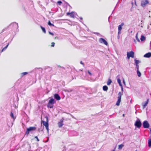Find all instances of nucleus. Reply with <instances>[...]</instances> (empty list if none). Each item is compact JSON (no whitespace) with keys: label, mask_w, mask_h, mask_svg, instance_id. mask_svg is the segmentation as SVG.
Instances as JSON below:
<instances>
[{"label":"nucleus","mask_w":151,"mask_h":151,"mask_svg":"<svg viewBox=\"0 0 151 151\" xmlns=\"http://www.w3.org/2000/svg\"><path fill=\"white\" fill-rule=\"evenodd\" d=\"M36 129V127H30L28 128H27L26 131L25 132V135L28 136L29 132H31V131H34Z\"/></svg>","instance_id":"1"},{"label":"nucleus","mask_w":151,"mask_h":151,"mask_svg":"<svg viewBox=\"0 0 151 151\" xmlns=\"http://www.w3.org/2000/svg\"><path fill=\"white\" fill-rule=\"evenodd\" d=\"M134 125L136 127L138 128H140L142 126V123L139 119H138L135 122Z\"/></svg>","instance_id":"2"},{"label":"nucleus","mask_w":151,"mask_h":151,"mask_svg":"<svg viewBox=\"0 0 151 151\" xmlns=\"http://www.w3.org/2000/svg\"><path fill=\"white\" fill-rule=\"evenodd\" d=\"M122 93L121 92H119L118 94V100L116 103V105L119 106V105L120 102L121 101Z\"/></svg>","instance_id":"3"},{"label":"nucleus","mask_w":151,"mask_h":151,"mask_svg":"<svg viewBox=\"0 0 151 151\" xmlns=\"http://www.w3.org/2000/svg\"><path fill=\"white\" fill-rule=\"evenodd\" d=\"M149 3L148 0H142L141 2V5L142 7H144Z\"/></svg>","instance_id":"4"},{"label":"nucleus","mask_w":151,"mask_h":151,"mask_svg":"<svg viewBox=\"0 0 151 151\" xmlns=\"http://www.w3.org/2000/svg\"><path fill=\"white\" fill-rule=\"evenodd\" d=\"M134 52L131 51L129 52H127V57L128 58H129L130 57L134 58Z\"/></svg>","instance_id":"5"},{"label":"nucleus","mask_w":151,"mask_h":151,"mask_svg":"<svg viewBox=\"0 0 151 151\" xmlns=\"http://www.w3.org/2000/svg\"><path fill=\"white\" fill-rule=\"evenodd\" d=\"M143 126L144 128H148L150 127V124L147 121H145L143 122Z\"/></svg>","instance_id":"6"},{"label":"nucleus","mask_w":151,"mask_h":151,"mask_svg":"<svg viewBox=\"0 0 151 151\" xmlns=\"http://www.w3.org/2000/svg\"><path fill=\"white\" fill-rule=\"evenodd\" d=\"M9 26L14 27V28L18 29V24L15 22L11 23L9 25Z\"/></svg>","instance_id":"7"},{"label":"nucleus","mask_w":151,"mask_h":151,"mask_svg":"<svg viewBox=\"0 0 151 151\" xmlns=\"http://www.w3.org/2000/svg\"><path fill=\"white\" fill-rule=\"evenodd\" d=\"M99 42L101 43H104L105 45H107L108 44L107 42L104 39L100 38L99 39Z\"/></svg>","instance_id":"8"},{"label":"nucleus","mask_w":151,"mask_h":151,"mask_svg":"<svg viewBox=\"0 0 151 151\" xmlns=\"http://www.w3.org/2000/svg\"><path fill=\"white\" fill-rule=\"evenodd\" d=\"M76 14V13L73 12H72L71 13L68 12L67 13V15H70L71 17L74 18V17L75 15Z\"/></svg>","instance_id":"9"},{"label":"nucleus","mask_w":151,"mask_h":151,"mask_svg":"<svg viewBox=\"0 0 151 151\" xmlns=\"http://www.w3.org/2000/svg\"><path fill=\"white\" fill-rule=\"evenodd\" d=\"M64 119L63 118L60 120V121L58 123V126L59 128L61 127L63 125V121Z\"/></svg>","instance_id":"10"},{"label":"nucleus","mask_w":151,"mask_h":151,"mask_svg":"<svg viewBox=\"0 0 151 151\" xmlns=\"http://www.w3.org/2000/svg\"><path fill=\"white\" fill-rule=\"evenodd\" d=\"M149 101V99H147V101L145 102H143L142 104V105L143 106V108L144 109L147 106V104H148Z\"/></svg>","instance_id":"11"},{"label":"nucleus","mask_w":151,"mask_h":151,"mask_svg":"<svg viewBox=\"0 0 151 151\" xmlns=\"http://www.w3.org/2000/svg\"><path fill=\"white\" fill-rule=\"evenodd\" d=\"M54 98L57 100H59L60 99V97L59 95L57 93H56L54 95Z\"/></svg>","instance_id":"12"},{"label":"nucleus","mask_w":151,"mask_h":151,"mask_svg":"<svg viewBox=\"0 0 151 151\" xmlns=\"http://www.w3.org/2000/svg\"><path fill=\"white\" fill-rule=\"evenodd\" d=\"M151 56V52H149L144 55V57L145 58H149Z\"/></svg>","instance_id":"13"},{"label":"nucleus","mask_w":151,"mask_h":151,"mask_svg":"<svg viewBox=\"0 0 151 151\" xmlns=\"http://www.w3.org/2000/svg\"><path fill=\"white\" fill-rule=\"evenodd\" d=\"M124 23L122 22L121 24L118 26V30H121L122 29V26L124 25Z\"/></svg>","instance_id":"14"},{"label":"nucleus","mask_w":151,"mask_h":151,"mask_svg":"<svg viewBox=\"0 0 151 151\" xmlns=\"http://www.w3.org/2000/svg\"><path fill=\"white\" fill-rule=\"evenodd\" d=\"M55 102V100L53 99L52 98L49 101L48 103L54 104Z\"/></svg>","instance_id":"15"},{"label":"nucleus","mask_w":151,"mask_h":151,"mask_svg":"<svg viewBox=\"0 0 151 151\" xmlns=\"http://www.w3.org/2000/svg\"><path fill=\"white\" fill-rule=\"evenodd\" d=\"M42 122L43 125H44L45 127L49 125L48 123V122L42 121Z\"/></svg>","instance_id":"16"},{"label":"nucleus","mask_w":151,"mask_h":151,"mask_svg":"<svg viewBox=\"0 0 151 151\" xmlns=\"http://www.w3.org/2000/svg\"><path fill=\"white\" fill-rule=\"evenodd\" d=\"M10 116L11 117V118L13 119L14 120L16 119V116H14V114L12 112H11L10 114Z\"/></svg>","instance_id":"17"},{"label":"nucleus","mask_w":151,"mask_h":151,"mask_svg":"<svg viewBox=\"0 0 151 151\" xmlns=\"http://www.w3.org/2000/svg\"><path fill=\"white\" fill-rule=\"evenodd\" d=\"M28 74V73L27 72H25L22 73H21V77H23L24 76Z\"/></svg>","instance_id":"18"},{"label":"nucleus","mask_w":151,"mask_h":151,"mask_svg":"<svg viewBox=\"0 0 151 151\" xmlns=\"http://www.w3.org/2000/svg\"><path fill=\"white\" fill-rule=\"evenodd\" d=\"M148 146L149 147H151V139H148Z\"/></svg>","instance_id":"19"},{"label":"nucleus","mask_w":151,"mask_h":151,"mask_svg":"<svg viewBox=\"0 0 151 151\" xmlns=\"http://www.w3.org/2000/svg\"><path fill=\"white\" fill-rule=\"evenodd\" d=\"M117 82H118V83H119V85L121 87H122V85L121 83V81L120 79L119 78H118L117 79Z\"/></svg>","instance_id":"20"},{"label":"nucleus","mask_w":151,"mask_h":151,"mask_svg":"<svg viewBox=\"0 0 151 151\" xmlns=\"http://www.w3.org/2000/svg\"><path fill=\"white\" fill-rule=\"evenodd\" d=\"M54 104H50L48 103V104L47 105V106L48 107L50 108H52L53 107Z\"/></svg>","instance_id":"21"},{"label":"nucleus","mask_w":151,"mask_h":151,"mask_svg":"<svg viewBox=\"0 0 151 151\" xmlns=\"http://www.w3.org/2000/svg\"><path fill=\"white\" fill-rule=\"evenodd\" d=\"M108 87L106 86H104L103 87V90L104 91H107L108 90Z\"/></svg>","instance_id":"22"},{"label":"nucleus","mask_w":151,"mask_h":151,"mask_svg":"<svg viewBox=\"0 0 151 151\" xmlns=\"http://www.w3.org/2000/svg\"><path fill=\"white\" fill-rule=\"evenodd\" d=\"M134 61L135 65H138V64L140 62V61L139 60H137L136 59L134 60Z\"/></svg>","instance_id":"23"},{"label":"nucleus","mask_w":151,"mask_h":151,"mask_svg":"<svg viewBox=\"0 0 151 151\" xmlns=\"http://www.w3.org/2000/svg\"><path fill=\"white\" fill-rule=\"evenodd\" d=\"M137 72L138 76L139 77H140L141 76V74L139 71V70H137Z\"/></svg>","instance_id":"24"},{"label":"nucleus","mask_w":151,"mask_h":151,"mask_svg":"<svg viewBox=\"0 0 151 151\" xmlns=\"http://www.w3.org/2000/svg\"><path fill=\"white\" fill-rule=\"evenodd\" d=\"M112 82L111 80L109 78L108 80V81L107 83V85H109Z\"/></svg>","instance_id":"25"},{"label":"nucleus","mask_w":151,"mask_h":151,"mask_svg":"<svg viewBox=\"0 0 151 151\" xmlns=\"http://www.w3.org/2000/svg\"><path fill=\"white\" fill-rule=\"evenodd\" d=\"M40 27L41 28V29H42V31L44 33H46V30H45V28L44 27H42L41 26H40Z\"/></svg>","instance_id":"26"},{"label":"nucleus","mask_w":151,"mask_h":151,"mask_svg":"<svg viewBox=\"0 0 151 151\" xmlns=\"http://www.w3.org/2000/svg\"><path fill=\"white\" fill-rule=\"evenodd\" d=\"M145 39V37L143 35H142L141 37L140 40L141 41H144Z\"/></svg>","instance_id":"27"},{"label":"nucleus","mask_w":151,"mask_h":151,"mask_svg":"<svg viewBox=\"0 0 151 151\" xmlns=\"http://www.w3.org/2000/svg\"><path fill=\"white\" fill-rule=\"evenodd\" d=\"M48 24L49 26H54V25L53 24H52L51 23L50 21H48Z\"/></svg>","instance_id":"28"},{"label":"nucleus","mask_w":151,"mask_h":151,"mask_svg":"<svg viewBox=\"0 0 151 151\" xmlns=\"http://www.w3.org/2000/svg\"><path fill=\"white\" fill-rule=\"evenodd\" d=\"M137 35H138V33H137L136 35V39L137 40L138 42H140V40H139V39L138 38V36H137Z\"/></svg>","instance_id":"29"},{"label":"nucleus","mask_w":151,"mask_h":151,"mask_svg":"<svg viewBox=\"0 0 151 151\" xmlns=\"http://www.w3.org/2000/svg\"><path fill=\"white\" fill-rule=\"evenodd\" d=\"M124 146V145L122 144L120 145H119L118 148L119 149H122L123 147Z\"/></svg>","instance_id":"30"},{"label":"nucleus","mask_w":151,"mask_h":151,"mask_svg":"<svg viewBox=\"0 0 151 151\" xmlns=\"http://www.w3.org/2000/svg\"><path fill=\"white\" fill-rule=\"evenodd\" d=\"M87 73L89 74L90 76H92V73L90 72L89 70H88L87 71Z\"/></svg>","instance_id":"31"},{"label":"nucleus","mask_w":151,"mask_h":151,"mask_svg":"<svg viewBox=\"0 0 151 151\" xmlns=\"http://www.w3.org/2000/svg\"><path fill=\"white\" fill-rule=\"evenodd\" d=\"M62 3V2L61 1H58L57 2V4H59L60 5H61V4Z\"/></svg>","instance_id":"32"},{"label":"nucleus","mask_w":151,"mask_h":151,"mask_svg":"<svg viewBox=\"0 0 151 151\" xmlns=\"http://www.w3.org/2000/svg\"><path fill=\"white\" fill-rule=\"evenodd\" d=\"M47 68H49L50 70H51V69H52L49 66H46L45 68V70H46L47 69Z\"/></svg>","instance_id":"33"},{"label":"nucleus","mask_w":151,"mask_h":151,"mask_svg":"<svg viewBox=\"0 0 151 151\" xmlns=\"http://www.w3.org/2000/svg\"><path fill=\"white\" fill-rule=\"evenodd\" d=\"M136 67L137 70H139V65H136Z\"/></svg>","instance_id":"34"},{"label":"nucleus","mask_w":151,"mask_h":151,"mask_svg":"<svg viewBox=\"0 0 151 151\" xmlns=\"http://www.w3.org/2000/svg\"><path fill=\"white\" fill-rule=\"evenodd\" d=\"M55 43L54 42H52L51 43V46L52 47H54L55 46Z\"/></svg>","instance_id":"35"},{"label":"nucleus","mask_w":151,"mask_h":151,"mask_svg":"<svg viewBox=\"0 0 151 151\" xmlns=\"http://www.w3.org/2000/svg\"><path fill=\"white\" fill-rule=\"evenodd\" d=\"M49 127V125L47 126H46L45 127L46 128V129L47 131V132H49V127Z\"/></svg>","instance_id":"36"},{"label":"nucleus","mask_w":151,"mask_h":151,"mask_svg":"<svg viewBox=\"0 0 151 151\" xmlns=\"http://www.w3.org/2000/svg\"><path fill=\"white\" fill-rule=\"evenodd\" d=\"M49 127V125L47 126H46L45 127L46 128V129L47 131V132H49V127Z\"/></svg>","instance_id":"37"},{"label":"nucleus","mask_w":151,"mask_h":151,"mask_svg":"<svg viewBox=\"0 0 151 151\" xmlns=\"http://www.w3.org/2000/svg\"><path fill=\"white\" fill-rule=\"evenodd\" d=\"M35 138L37 140V142H39L40 141L37 136H35Z\"/></svg>","instance_id":"38"},{"label":"nucleus","mask_w":151,"mask_h":151,"mask_svg":"<svg viewBox=\"0 0 151 151\" xmlns=\"http://www.w3.org/2000/svg\"><path fill=\"white\" fill-rule=\"evenodd\" d=\"M49 33L50 35H51L52 36H53L54 35V34L53 33L51 32L50 31H49Z\"/></svg>","instance_id":"39"},{"label":"nucleus","mask_w":151,"mask_h":151,"mask_svg":"<svg viewBox=\"0 0 151 151\" xmlns=\"http://www.w3.org/2000/svg\"><path fill=\"white\" fill-rule=\"evenodd\" d=\"M9 45V43H8V44L5 47H4L6 49L8 47Z\"/></svg>","instance_id":"40"},{"label":"nucleus","mask_w":151,"mask_h":151,"mask_svg":"<svg viewBox=\"0 0 151 151\" xmlns=\"http://www.w3.org/2000/svg\"><path fill=\"white\" fill-rule=\"evenodd\" d=\"M94 33L97 35H100V34L98 32H94Z\"/></svg>","instance_id":"41"},{"label":"nucleus","mask_w":151,"mask_h":151,"mask_svg":"<svg viewBox=\"0 0 151 151\" xmlns=\"http://www.w3.org/2000/svg\"><path fill=\"white\" fill-rule=\"evenodd\" d=\"M67 91L69 92H71L72 91V90L71 89H69L67 90Z\"/></svg>","instance_id":"42"},{"label":"nucleus","mask_w":151,"mask_h":151,"mask_svg":"<svg viewBox=\"0 0 151 151\" xmlns=\"http://www.w3.org/2000/svg\"><path fill=\"white\" fill-rule=\"evenodd\" d=\"M121 30H118V35L121 33Z\"/></svg>","instance_id":"43"},{"label":"nucleus","mask_w":151,"mask_h":151,"mask_svg":"<svg viewBox=\"0 0 151 151\" xmlns=\"http://www.w3.org/2000/svg\"><path fill=\"white\" fill-rule=\"evenodd\" d=\"M123 83L125 85V82L124 79L123 80Z\"/></svg>","instance_id":"44"},{"label":"nucleus","mask_w":151,"mask_h":151,"mask_svg":"<svg viewBox=\"0 0 151 151\" xmlns=\"http://www.w3.org/2000/svg\"><path fill=\"white\" fill-rule=\"evenodd\" d=\"M67 5L69 6L70 7H71V6H70V4L68 3H67Z\"/></svg>","instance_id":"45"},{"label":"nucleus","mask_w":151,"mask_h":151,"mask_svg":"<svg viewBox=\"0 0 151 151\" xmlns=\"http://www.w3.org/2000/svg\"><path fill=\"white\" fill-rule=\"evenodd\" d=\"M80 63L82 65H83V62H82V61H81L80 62Z\"/></svg>","instance_id":"46"},{"label":"nucleus","mask_w":151,"mask_h":151,"mask_svg":"<svg viewBox=\"0 0 151 151\" xmlns=\"http://www.w3.org/2000/svg\"><path fill=\"white\" fill-rule=\"evenodd\" d=\"M49 137H47V140L46 141V142H48V141H49Z\"/></svg>","instance_id":"47"},{"label":"nucleus","mask_w":151,"mask_h":151,"mask_svg":"<svg viewBox=\"0 0 151 151\" xmlns=\"http://www.w3.org/2000/svg\"><path fill=\"white\" fill-rule=\"evenodd\" d=\"M3 50L4 51H5L6 49L4 47L3 48Z\"/></svg>","instance_id":"48"},{"label":"nucleus","mask_w":151,"mask_h":151,"mask_svg":"<svg viewBox=\"0 0 151 151\" xmlns=\"http://www.w3.org/2000/svg\"><path fill=\"white\" fill-rule=\"evenodd\" d=\"M5 29H3L2 30V33L3 32H4L5 31Z\"/></svg>","instance_id":"49"},{"label":"nucleus","mask_w":151,"mask_h":151,"mask_svg":"<svg viewBox=\"0 0 151 151\" xmlns=\"http://www.w3.org/2000/svg\"><path fill=\"white\" fill-rule=\"evenodd\" d=\"M150 137H151V129H150Z\"/></svg>","instance_id":"50"},{"label":"nucleus","mask_w":151,"mask_h":151,"mask_svg":"<svg viewBox=\"0 0 151 151\" xmlns=\"http://www.w3.org/2000/svg\"><path fill=\"white\" fill-rule=\"evenodd\" d=\"M80 19L81 20H82V19H83V18H82V17H80Z\"/></svg>","instance_id":"51"},{"label":"nucleus","mask_w":151,"mask_h":151,"mask_svg":"<svg viewBox=\"0 0 151 151\" xmlns=\"http://www.w3.org/2000/svg\"><path fill=\"white\" fill-rule=\"evenodd\" d=\"M29 149H30V148H31V146H30V145H29Z\"/></svg>","instance_id":"52"},{"label":"nucleus","mask_w":151,"mask_h":151,"mask_svg":"<svg viewBox=\"0 0 151 151\" xmlns=\"http://www.w3.org/2000/svg\"><path fill=\"white\" fill-rule=\"evenodd\" d=\"M3 51H4L3 50V49H2V50L1 51V52H3Z\"/></svg>","instance_id":"53"},{"label":"nucleus","mask_w":151,"mask_h":151,"mask_svg":"<svg viewBox=\"0 0 151 151\" xmlns=\"http://www.w3.org/2000/svg\"><path fill=\"white\" fill-rule=\"evenodd\" d=\"M109 18H110V17H109L108 18V21L109 22Z\"/></svg>","instance_id":"54"},{"label":"nucleus","mask_w":151,"mask_h":151,"mask_svg":"<svg viewBox=\"0 0 151 151\" xmlns=\"http://www.w3.org/2000/svg\"><path fill=\"white\" fill-rule=\"evenodd\" d=\"M121 88H122V91H123V87H122H122H121Z\"/></svg>","instance_id":"55"},{"label":"nucleus","mask_w":151,"mask_h":151,"mask_svg":"<svg viewBox=\"0 0 151 151\" xmlns=\"http://www.w3.org/2000/svg\"><path fill=\"white\" fill-rule=\"evenodd\" d=\"M134 2H135V5H136V2L135 0H134Z\"/></svg>","instance_id":"56"},{"label":"nucleus","mask_w":151,"mask_h":151,"mask_svg":"<svg viewBox=\"0 0 151 151\" xmlns=\"http://www.w3.org/2000/svg\"><path fill=\"white\" fill-rule=\"evenodd\" d=\"M117 37L118 39H119V35H118Z\"/></svg>","instance_id":"57"},{"label":"nucleus","mask_w":151,"mask_h":151,"mask_svg":"<svg viewBox=\"0 0 151 151\" xmlns=\"http://www.w3.org/2000/svg\"><path fill=\"white\" fill-rule=\"evenodd\" d=\"M134 41L136 43V40H134Z\"/></svg>","instance_id":"58"},{"label":"nucleus","mask_w":151,"mask_h":151,"mask_svg":"<svg viewBox=\"0 0 151 151\" xmlns=\"http://www.w3.org/2000/svg\"><path fill=\"white\" fill-rule=\"evenodd\" d=\"M39 69H42L41 68H39Z\"/></svg>","instance_id":"59"},{"label":"nucleus","mask_w":151,"mask_h":151,"mask_svg":"<svg viewBox=\"0 0 151 151\" xmlns=\"http://www.w3.org/2000/svg\"><path fill=\"white\" fill-rule=\"evenodd\" d=\"M112 151H115V150H113Z\"/></svg>","instance_id":"60"},{"label":"nucleus","mask_w":151,"mask_h":151,"mask_svg":"<svg viewBox=\"0 0 151 151\" xmlns=\"http://www.w3.org/2000/svg\"><path fill=\"white\" fill-rule=\"evenodd\" d=\"M124 114H123V116H124Z\"/></svg>","instance_id":"61"},{"label":"nucleus","mask_w":151,"mask_h":151,"mask_svg":"<svg viewBox=\"0 0 151 151\" xmlns=\"http://www.w3.org/2000/svg\"><path fill=\"white\" fill-rule=\"evenodd\" d=\"M132 5H133V2H132Z\"/></svg>","instance_id":"62"},{"label":"nucleus","mask_w":151,"mask_h":151,"mask_svg":"<svg viewBox=\"0 0 151 151\" xmlns=\"http://www.w3.org/2000/svg\"><path fill=\"white\" fill-rule=\"evenodd\" d=\"M76 135H77V133H76Z\"/></svg>","instance_id":"63"},{"label":"nucleus","mask_w":151,"mask_h":151,"mask_svg":"<svg viewBox=\"0 0 151 151\" xmlns=\"http://www.w3.org/2000/svg\"><path fill=\"white\" fill-rule=\"evenodd\" d=\"M131 33H132V31H131V32H130Z\"/></svg>","instance_id":"64"}]
</instances>
